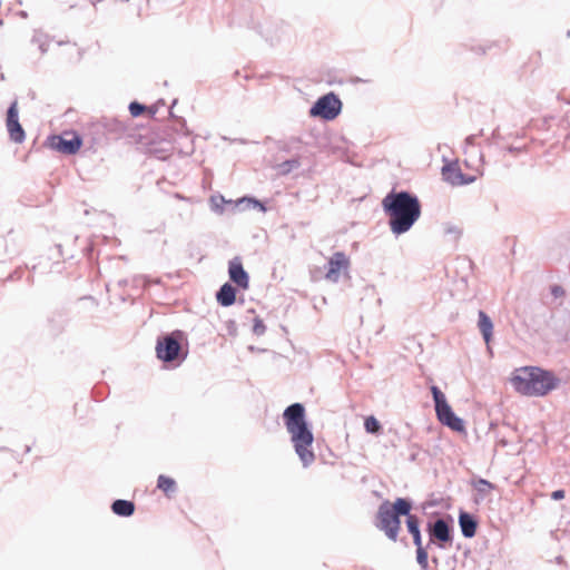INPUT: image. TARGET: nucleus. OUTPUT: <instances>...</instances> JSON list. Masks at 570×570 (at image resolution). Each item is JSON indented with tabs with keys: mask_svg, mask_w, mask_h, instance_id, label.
I'll return each instance as SVG.
<instances>
[{
	"mask_svg": "<svg viewBox=\"0 0 570 570\" xmlns=\"http://www.w3.org/2000/svg\"><path fill=\"white\" fill-rule=\"evenodd\" d=\"M146 107L137 101H132L129 105V111L132 117H138L145 111Z\"/></svg>",
	"mask_w": 570,
	"mask_h": 570,
	"instance_id": "nucleus-25",
	"label": "nucleus"
},
{
	"mask_svg": "<svg viewBox=\"0 0 570 570\" xmlns=\"http://www.w3.org/2000/svg\"><path fill=\"white\" fill-rule=\"evenodd\" d=\"M299 165L301 164L298 159H288L278 165V171L282 175H286L289 174L292 170L297 169Z\"/></svg>",
	"mask_w": 570,
	"mask_h": 570,
	"instance_id": "nucleus-22",
	"label": "nucleus"
},
{
	"mask_svg": "<svg viewBox=\"0 0 570 570\" xmlns=\"http://www.w3.org/2000/svg\"><path fill=\"white\" fill-rule=\"evenodd\" d=\"M35 42H39V48L41 50V53H45L47 51V48L45 47V43L40 41L38 37H33Z\"/></svg>",
	"mask_w": 570,
	"mask_h": 570,
	"instance_id": "nucleus-31",
	"label": "nucleus"
},
{
	"mask_svg": "<svg viewBox=\"0 0 570 570\" xmlns=\"http://www.w3.org/2000/svg\"><path fill=\"white\" fill-rule=\"evenodd\" d=\"M411 510L412 502L407 499L397 498L393 504L384 501L377 509L375 527L384 532L391 541L396 542L401 530L400 518H407Z\"/></svg>",
	"mask_w": 570,
	"mask_h": 570,
	"instance_id": "nucleus-4",
	"label": "nucleus"
},
{
	"mask_svg": "<svg viewBox=\"0 0 570 570\" xmlns=\"http://www.w3.org/2000/svg\"><path fill=\"white\" fill-rule=\"evenodd\" d=\"M284 423L291 435V441L302 464L307 468L315 461L312 451L314 435L305 420V407L301 403H293L283 413Z\"/></svg>",
	"mask_w": 570,
	"mask_h": 570,
	"instance_id": "nucleus-2",
	"label": "nucleus"
},
{
	"mask_svg": "<svg viewBox=\"0 0 570 570\" xmlns=\"http://www.w3.org/2000/svg\"><path fill=\"white\" fill-rule=\"evenodd\" d=\"M428 531L431 542L438 540L440 548H444L443 543L452 541L451 528L444 519H436L434 522H429Z\"/></svg>",
	"mask_w": 570,
	"mask_h": 570,
	"instance_id": "nucleus-9",
	"label": "nucleus"
},
{
	"mask_svg": "<svg viewBox=\"0 0 570 570\" xmlns=\"http://www.w3.org/2000/svg\"><path fill=\"white\" fill-rule=\"evenodd\" d=\"M560 380L552 373L537 366L515 370L511 384L514 390L527 396H544L556 390Z\"/></svg>",
	"mask_w": 570,
	"mask_h": 570,
	"instance_id": "nucleus-3",
	"label": "nucleus"
},
{
	"mask_svg": "<svg viewBox=\"0 0 570 570\" xmlns=\"http://www.w3.org/2000/svg\"><path fill=\"white\" fill-rule=\"evenodd\" d=\"M459 524L463 537L473 538L475 535L478 522L470 513L461 511L459 514Z\"/></svg>",
	"mask_w": 570,
	"mask_h": 570,
	"instance_id": "nucleus-14",
	"label": "nucleus"
},
{
	"mask_svg": "<svg viewBox=\"0 0 570 570\" xmlns=\"http://www.w3.org/2000/svg\"><path fill=\"white\" fill-rule=\"evenodd\" d=\"M478 327L483 336V340L487 344H489L492 338L493 323L488 314L483 311H479Z\"/></svg>",
	"mask_w": 570,
	"mask_h": 570,
	"instance_id": "nucleus-16",
	"label": "nucleus"
},
{
	"mask_svg": "<svg viewBox=\"0 0 570 570\" xmlns=\"http://www.w3.org/2000/svg\"><path fill=\"white\" fill-rule=\"evenodd\" d=\"M564 498V491L563 490H556L551 493V499L552 500H561Z\"/></svg>",
	"mask_w": 570,
	"mask_h": 570,
	"instance_id": "nucleus-30",
	"label": "nucleus"
},
{
	"mask_svg": "<svg viewBox=\"0 0 570 570\" xmlns=\"http://www.w3.org/2000/svg\"><path fill=\"white\" fill-rule=\"evenodd\" d=\"M111 510L117 515L130 517L135 512V504L131 501L118 499L112 502Z\"/></svg>",
	"mask_w": 570,
	"mask_h": 570,
	"instance_id": "nucleus-19",
	"label": "nucleus"
},
{
	"mask_svg": "<svg viewBox=\"0 0 570 570\" xmlns=\"http://www.w3.org/2000/svg\"><path fill=\"white\" fill-rule=\"evenodd\" d=\"M180 343L173 334L159 337L156 345L157 357L163 362H174L179 357Z\"/></svg>",
	"mask_w": 570,
	"mask_h": 570,
	"instance_id": "nucleus-6",
	"label": "nucleus"
},
{
	"mask_svg": "<svg viewBox=\"0 0 570 570\" xmlns=\"http://www.w3.org/2000/svg\"><path fill=\"white\" fill-rule=\"evenodd\" d=\"M82 145V140L79 136H73L71 139H65L61 136L52 137V147L58 151L66 155L76 154Z\"/></svg>",
	"mask_w": 570,
	"mask_h": 570,
	"instance_id": "nucleus-13",
	"label": "nucleus"
},
{
	"mask_svg": "<svg viewBox=\"0 0 570 570\" xmlns=\"http://www.w3.org/2000/svg\"><path fill=\"white\" fill-rule=\"evenodd\" d=\"M157 488L164 491L167 497H170L177 489L175 480L163 474L158 476Z\"/></svg>",
	"mask_w": 570,
	"mask_h": 570,
	"instance_id": "nucleus-20",
	"label": "nucleus"
},
{
	"mask_svg": "<svg viewBox=\"0 0 570 570\" xmlns=\"http://www.w3.org/2000/svg\"><path fill=\"white\" fill-rule=\"evenodd\" d=\"M406 528H407V531L413 537V543L415 544V547H420L422 544L420 521H419V518L414 514H411V512L409 513V515L406 518Z\"/></svg>",
	"mask_w": 570,
	"mask_h": 570,
	"instance_id": "nucleus-18",
	"label": "nucleus"
},
{
	"mask_svg": "<svg viewBox=\"0 0 570 570\" xmlns=\"http://www.w3.org/2000/svg\"><path fill=\"white\" fill-rule=\"evenodd\" d=\"M474 490L476 491L475 502L483 501L490 492L494 489V484L485 479H478L472 482Z\"/></svg>",
	"mask_w": 570,
	"mask_h": 570,
	"instance_id": "nucleus-17",
	"label": "nucleus"
},
{
	"mask_svg": "<svg viewBox=\"0 0 570 570\" xmlns=\"http://www.w3.org/2000/svg\"><path fill=\"white\" fill-rule=\"evenodd\" d=\"M566 102H567V104H570V99H569V98H566Z\"/></svg>",
	"mask_w": 570,
	"mask_h": 570,
	"instance_id": "nucleus-36",
	"label": "nucleus"
},
{
	"mask_svg": "<svg viewBox=\"0 0 570 570\" xmlns=\"http://www.w3.org/2000/svg\"><path fill=\"white\" fill-rule=\"evenodd\" d=\"M242 202H248V203H252L254 207H259L261 210L265 212L266 208L263 204H261L258 200L256 199H253V198H244Z\"/></svg>",
	"mask_w": 570,
	"mask_h": 570,
	"instance_id": "nucleus-29",
	"label": "nucleus"
},
{
	"mask_svg": "<svg viewBox=\"0 0 570 570\" xmlns=\"http://www.w3.org/2000/svg\"><path fill=\"white\" fill-rule=\"evenodd\" d=\"M350 259L343 252H336L332 255L327 263V272L325 278L330 282L336 283L340 278L341 269H347Z\"/></svg>",
	"mask_w": 570,
	"mask_h": 570,
	"instance_id": "nucleus-8",
	"label": "nucleus"
},
{
	"mask_svg": "<svg viewBox=\"0 0 570 570\" xmlns=\"http://www.w3.org/2000/svg\"><path fill=\"white\" fill-rule=\"evenodd\" d=\"M216 298L222 306H230L235 303L236 289L229 283H225L216 293Z\"/></svg>",
	"mask_w": 570,
	"mask_h": 570,
	"instance_id": "nucleus-15",
	"label": "nucleus"
},
{
	"mask_svg": "<svg viewBox=\"0 0 570 570\" xmlns=\"http://www.w3.org/2000/svg\"><path fill=\"white\" fill-rule=\"evenodd\" d=\"M474 138H475V137H474L473 135H471V136L466 137V139H465V144H466V145H472V144H473V141H474Z\"/></svg>",
	"mask_w": 570,
	"mask_h": 570,
	"instance_id": "nucleus-32",
	"label": "nucleus"
},
{
	"mask_svg": "<svg viewBox=\"0 0 570 570\" xmlns=\"http://www.w3.org/2000/svg\"><path fill=\"white\" fill-rule=\"evenodd\" d=\"M416 561L422 570H428L429 568V556L426 550L421 544L416 547Z\"/></svg>",
	"mask_w": 570,
	"mask_h": 570,
	"instance_id": "nucleus-23",
	"label": "nucleus"
},
{
	"mask_svg": "<svg viewBox=\"0 0 570 570\" xmlns=\"http://www.w3.org/2000/svg\"><path fill=\"white\" fill-rule=\"evenodd\" d=\"M341 109V100L335 94L330 92L316 100L309 110V115L312 117H321L325 120H333L338 116Z\"/></svg>",
	"mask_w": 570,
	"mask_h": 570,
	"instance_id": "nucleus-5",
	"label": "nucleus"
},
{
	"mask_svg": "<svg viewBox=\"0 0 570 570\" xmlns=\"http://www.w3.org/2000/svg\"><path fill=\"white\" fill-rule=\"evenodd\" d=\"M508 150H509V153H515V151H519L520 149H519V148H517V147H512V146H510V147L508 148Z\"/></svg>",
	"mask_w": 570,
	"mask_h": 570,
	"instance_id": "nucleus-33",
	"label": "nucleus"
},
{
	"mask_svg": "<svg viewBox=\"0 0 570 570\" xmlns=\"http://www.w3.org/2000/svg\"><path fill=\"white\" fill-rule=\"evenodd\" d=\"M442 176L446 183L453 186L466 185L474 180L473 177L465 178L456 163L446 164L442 168Z\"/></svg>",
	"mask_w": 570,
	"mask_h": 570,
	"instance_id": "nucleus-11",
	"label": "nucleus"
},
{
	"mask_svg": "<svg viewBox=\"0 0 570 570\" xmlns=\"http://www.w3.org/2000/svg\"><path fill=\"white\" fill-rule=\"evenodd\" d=\"M365 430L368 433H376L381 429L379 421L374 416H370L364 422Z\"/></svg>",
	"mask_w": 570,
	"mask_h": 570,
	"instance_id": "nucleus-24",
	"label": "nucleus"
},
{
	"mask_svg": "<svg viewBox=\"0 0 570 570\" xmlns=\"http://www.w3.org/2000/svg\"><path fill=\"white\" fill-rule=\"evenodd\" d=\"M444 232L448 235H452L454 239H456L461 235V229L458 226L451 224H448L445 226Z\"/></svg>",
	"mask_w": 570,
	"mask_h": 570,
	"instance_id": "nucleus-27",
	"label": "nucleus"
},
{
	"mask_svg": "<svg viewBox=\"0 0 570 570\" xmlns=\"http://www.w3.org/2000/svg\"><path fill=\"white\" fill-rule=\"evenodd\" d=\"M431 393L433 396L435 410L449 404L444 393L438 386H431Z\"/></svg>",
	"mask_w": 570,
	"mask_h": 570,
	"instance_id": "nucleus-21",
	"label": "nucleus"
},
{
	"mask_svg": "<svg viewBox=\"0 0 570 570\" xmlns=\"http://www.w3.org/2000/svg\"><path fill=\"white\" fill-rule=\"evenodd\" d=\"M566 102H567V104H570V99H569V98H566Z\"/></svg>",
	"mask_w": 570,
	"mask_h": 570,
	"instance_id": "nucleus-35",
	"label": "nucleus"
},
{
	"mask_svg": "<svg viewBox=\"0 0 570 570\" xmlns=\"http://www.w3.org/2000/svg\"><path fill=\"white\" fill-rule=\"evenodd\" d=\"M265 331H266V326H265L263 320H261L259 317H255L254 325H253L254 334L261 336L265 333Z\"/></svg>",
	"mask_w": 570,
	"mask_h": 570,
	"instance_id": "nucleus-26",
	"label": "nucleus"
},
{
	"mask_svg": "<svg viewBox=\"0 0 570 570\" xmlns=\"http://www.w3.org/2000/svg\"><path fill=\"white\" fill-rule=\"evenodd\" d=\"M393 234L401 235L411 229L421 216L419 198L409 191H391L382 200Z\"/></svg>",
	"mask_w": 570,
	"mask_h": 570,
	"instance_id": "nucleus-1",
	"label": "nucleus"
},
{
	"mask_svg": "<svg viewBox=\"0 0 570 570\" xmlns=\"http://www.w3.org/2000/svg\"><path fill=\"white\" fill-rule=\"evenodd\" d=\"M19 16L22 17V18H27L28 17V13L26 11H20L19 12Z\"/></svg>",
	"mask_w": 570,
	"mask_h": 570,
	"instance_id": "nucleus-34",
	"label": "nucleus"
},
{
	"mask_svg": "<svg viewBox=\"0 0 570 570\" xmlns=\"http://www.w3.org/2000/svg\"><path fill=\"white\" fill-rule=\"evenodd\" d=\"M228 274L232 282L238 287L247 289L249 286V276L244 269L243 264L238 257H235L229 262Z\"/></svg>",
	"mask_w": 570,
	"mask_h": 570,
	"instance_id": "nucleus-12",
	"label": "nucleus"
},
{
	"mask_svg": "<svg viewBox=\"0 0 570 570\" xmlns=\"http://www.w3.org/2000/svg\"><path fill=\"white\" fill-rule=\"evenodd\" d=\"M439 421L453 431H464L463 420L455 415L449 404L435 410Z\"/></svg>",
	"mask_w": 570,
	"mask_h": 570,
	"instance_id": "nucleus-10",
	"label": "nucleus"
},
{
	"mask_svg": "<svg viewBox=\"0 0 570 570\" xmlns=\"http://www.w3.org/2000/svg\"><path fill=\"white\" fill-rule=\"evenodd\" d=\"M6 125L10 139L17 144H21L26 138V134L19 122L17 101H13L8 108Z\"/></svg>",
	"mask_w": 570,
	"mask_h": 570,
	"instance_id": "nucleus-7",
	"label": "nucleus"
},
{
	"mask_svg": "<svg viewBox=\"0 0 570 570\" xmlns=\"http://www.w3.org/2000/svg\"><path fill=\"white\" fill-rule=\"evenodd\" d=\"M551 294L558 298V297H561L564 295V289L559 286V285H554L552 288H551Z\"/></svg>",
	"mask_w": 570,
	"mask_h": 570,
	"instance_id": "nucleus-28",
	"label": "nucleus"
}]
</instances>
